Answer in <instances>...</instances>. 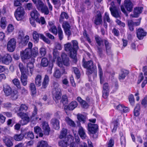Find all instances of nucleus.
Returning <instances> with one entry per match:
<instances>
[{
  "instance_id": "obj_10",
  "label": "nucleus",
  "mask_w": 147,
  "mask_h": 147,
  "mask_svg": "<svg viewBox=\"0 0 147 147\" xmlns=\"http://www.w3.org/2000/svg\"><path fill=\"white\" fill-rule=\"evenodd\" d=\"M21 56L22 59H28L31 57V50L26 48L25 50L21 53Z\"/></svg>"
},
{
  "instance_id": "obj_37",
  "label": "nucleus",
  "mask_w": 147,
  "mask_h": 147,
  "mask_svg": "<svg viewBox=\"0 0 147 147\" xmlns=\"http://www.w3.org/2000/svg\"><path fill=\"white\" fill-rule=\"evenodd\" d=\"M78 104L76 101L71 102L68 106V108L70 110H72L75 109L77 106Z\"/></svg>"
},
{
  "instance_id": "obj_53",
  "label": "nucleus",
  "mask_w": 147,
  "mask_h": 147,
  "mask_svg": "<svg viewBox=\"0 0 147 147\" xmlns=\"http://www.w3.org/2000/svg\"><path fill=\"white\" fill-rule=\"evenodd\" d=\"M0 26L1 27L4 29L6 26V21L5 18H2L1 19Z\"/></svg>"
},
{
  "instance_id": "obj_30",
  "label": "nucleus",
  "mask_w": 147,
  "mask_h": 147,
  "mask_svg": "<svg viewBox=\"0 0 147 147\" xmlns=\"http://www.w3.org/2000/svg\"><path fill=\"white\" fill-rule=\"evenodd\" d=\"M77 100L81 105L82 107L84 108H87L88 107V105L85 101L83 100L80 97H78Z\"/></svg>"
},
{
  "instance_id": "obj_28",
  "label": "nucleus",
  "mask_w": 147,
  "mask_h": 147,
  "mask_svg": "<svg viewBox=\"0 0 147 147\" xmlns=\"http://www.w3.org/2000/svg\"><path fill=\"white\" fill-rule=\"evenodd\" d=\"M3 140L5 145L7 147H10L13 145V144L11 140L8 138L5 137L3 138Z\"/></svg>"
},
{
  "instance_id": "obj_57",
  "label": "nucleus",
  "mask_w": 147,
  "mask_h": 147,
  "mask_svg": "<svg viewBox=\"0 0 147 147\" xmlns=\"http://www.w3.org/2000/svg\"><path fill=\"white\" fill-rule=\"evenodd\" d=\"M49 30L54 34L56 35L57 34L58 30H57L56 26H53V27H50L49 29Z\"/></svg>"
},
{
  "instance_id": "obj_36",
  "label": "nucleus",
  "mask_w": 147,
  "mask_h": 147,
  "mask_svg": "<svg viewBox=\"0 0 147 147\" xmlns=\"http://www.w3.org/2000/svg\"><path fill=\"white\" fill-rule=\"evenodd\" d=\"M105 46L106 48L107 53L108 54L111 52V45L107 40H105L104 41Z\"/></svg>"
},
{
  "instance_id": "obj_44",
  "label": "nucleus",
  "mask_w": 147,
  "mask_h": 147,
  "mask_svg": "<svg viewBox=\"0 0 147 147\" xmlns=\"http://www.w3.org/2000/svg\"><path fill=\"white\" fill-rule=\"evenodd\" d=\"M57 33L58 34V36L59 39L60 40H61L63 38V34L62 30L60 26L58 27Z\"/></svg>"
},
{
  "instance_id": "obj_8",
  "label": "nucleus",
  "mask_w": 147,
  "mask_h": 147,
  "mask_svg": "<svg viewBox=\"0 0 147 147\" xmlns=\"http://www.w3.org/2000/svg\"><path fill=\"white\" fill-rule=\"evenodd\" d=\"M33 38L35 41L37 42L39 40V37L42 39L44 41L49 43H50L49 40L44 35L42 34H38L36 31H34L33 33Z\"/></svg>"
},
{
  "instance_id": "obj_9",
  "label": "nucleus",
  "mask_w": 147,
  "mask_h": 147,
  "mask_svg": "<svg viewBox=\"0 0 147 147\" xmlns=\"http://www.w3.org/2000/svg\"><path fill=\"white\" fill-rule=\"evenodd\" d=\"M73 138L70 137H66L65 138L61 140L58 142L59 146L63 147H66L71 142Z\"/></svg>"
},
{
  "instance_id": "obj_56",
  "label": "nucleus",
  "mask_w": 147,
  "mask_h": 147,
  "mask_svg": "<svg viewBox=\"0 0 147 147\" xmlns=\"http://www.w3.org/2000/svg\"><path fill=\"white\" fill-rule=\"evenodd\" d=\"M67 129L65 128H63L61 131L59 136L60 138H62L65 137L67 134Z\"/></svg>"
},
{
  "instance_id": "obj_27",
  "label": "nucleus",
  "mask_w": 147,
  "mask_h": 147,
  "mask_svg": "<svg viewBox=\"0 0 147 147\" xmlns=\"http://www.w3.org/2000/svg\"><path fill=\"white\" fill-rule=\"evenodd\" d=\"M102 22V16L100 13L97 14L94 20V24L96 25H99Z\"/></svg>"
},
{
  "instance_id": "obj_29",
  "label": "nucleus",
  "mask_w": 147,
  "mask_h": 147,
  "mask_svg": "<svg viewBox=\"0 0 147 147\" xmlns=\"http://www.w3.org/2000/svg\"><path fill=\"white\" fill-rule=\"evenodd\" d=\"M42 82V76L40 75H37L35 78V83L38 87L41 85Z\"/></svg>"
},
{
  "instance_id": "obj_14",
  "label": "nucleus",
  "mask_w": 147,
  "mask_h": 147,
  "mask_svg": "<svg viewBox=\"0 0 147 147\" xmlns=\"http://www.w3.org/2000/svg\"><path fill=\"white\" fill-rule=\"evenodd\" d=\"M21 75L20 77V80L23 86H25L27 84V76L26 74H29L28 71H25L24 72H21Z\"/></svg>"
},
{
  "instance_id": "obj_46",
  "label": "nucleus",
  "mask_w": 147,
  "mask_h": 147,
  "mask_svg": "<svg viewBox=\"0 0 147 147\" xmlns=\"http://www.w3.org/2000/svg\"><path fill=\"white\" fill-rule=\"evenodd\" d=\"M48 63L47 59L46 58H43L41 60V65L43 67H46L48 65Z\"/></svg>"
},
{
  "instance_id": "obj_15",
  "label": "nucleus",
  "mask_w": 147,
  "mask_h": 147,
  "mask_svg": "<svg viewBox=\"0 0 147 147\" xmlns=\"http://www.w3.org/2000/svg\"><path fill=\"white\" fill-rule=\"evenodd\" d=\"M53 97L57 100L61 99V89L59 88H54L53 92Z\"/></svg>"
},
{
  "instance_id": "obj_43",
  "label": "nucleus",
  "mask_w": 147,
  "mask_h": 147,
  "mask_svg": "<svg viewBox=\"0 0 147 147\" xmlns=\"http://www.w3.org/2000/svg\"><path fill=\"white\" fill-rule=\"evenodd\" d=\"M31 52V56L33 57H36L38 54V49L36 47L33 48Z\"/></svg>"
},
{
  "instance_id": "obj_26",
  "label": "nucleus",
  "mask_w": 147,
  "mask_h": 147,
  "mask_svg": "<svg viewBox=\"0 0 147 147\" xmlns=\"http://www.w3.org/2000/svg\"><path fill=\"white\" fill-rule=\"evenodd\" d=\"M78 132L80 137L82 139L86 138V134L84 129L81 126L79 127Z\"/></svg>"
},
{
  "instance_id": "obj_32",
  "label": "nucleus",
  "mask_w": 147,
  "mask_h": 147,
  "mask_svg": "<svg viewBox=\"0 0 147 147\" xmlns=\"http://www.w3.org/2000/svg\"><path fill=\"white\" fill-rule=\"evenodd\" d=\"M37 110L36 107V106H34V111L32 112V116L30 117V119L32 120V121H34L37 120L38 118L37 117H34L36 116V115L37 114Z\"/></svg>"
},
{
  "instance_id": "obj_4",
  "label": "nucleus",
  "mask_w": 147,
  "mask_h": 147,
  "mask_svg": "<svg viewBox=\"0 0 147 147\" xmlns=\"http://www.w3.org/2000/svg\"><path fill=\"white\" fill-rule=\"evenodd\" d=\"M35 5L37 9L45 15L49 13V11L47 6L45 5L41 0H32Z\"/></svg>"
},
{
  "instance_id": "obj_7",
  "label": "nucleus",
  "mask_w": 147,
  "mask_h": 147,
  "mask_svg": "<svg viewBox=\"0 0 147 147\" xmlns=\"http://www.w3.org/2000/svg\"><path fill=\"white\" fill-rule=\"evenodd\" d=\"M25 11L22 7H18L14 13V15L18 21H20L23 19L25 17Z\"/></svg>"
},
{
  "instance_id": "obj_5",
  "label": "nucleus",
  "mask_w": 147,
  "mask_h": 147,
  "mask_svg": "<svg viewBox=\"0 0 147 147\" xmlns=\"http://www.w3.org/2000/svg\"><path fill=\"white\" fill-rule=\"evenodd\" d=\"M133 6V4L130 0H125L124 5H121V9L122 12L127 16L128 15L127 12L124 7L127 11L131 12L132 10Z\"/></svg>"
},
{
  "instance_id": "obj_33",
  "label": "nucleus",
  "mask_w": 147,
  "mask_h": 147,
  "mask_svg": "<svg viewBox=\"0 0 147 147\" xmlns=\"http://www.w3.org/2000/svg\"><path fill=\"white\" fill-rule=\"evenodd\" d=\"M128 73V71L126 70L122 71L121 73L119 74V79L120 80H123Z\"/></svg>"
},
{
  "instance_id": "obj_20",
  "label": "nucleus",
  "mask_w": 147,
  "mask_h": 147,
  "mask_svg": "<svg viewBox=\"0 0 147 147\" xmlns=\"http://www.w3.org/2000/svg\"><path fill=\"white\" fill-rule=\"evenodd\" d=\"M30 16L31 17V18H34L37 22L40 23V20L38 18L40 14L36 9L34 10L31 12Z\"/></svg>"
},
{
  "instance_id": "obj_38",
  "label": "nucleus",
  "mask_w": 147,
  "mask_h": 147,
  "mask_svg": "<svg viewBox=\"0 0 147 147\" xmlns=\"http://www.w3.org/2000/svg\"><path fill=\"white\" fill-rule=\"evenodd\" d=\"M27 66V69H26V71H28L29 73L32 74L33 71V68L34 67L33 63L31 62H29L28 63Z\"/></svg>"
},
{
  "instance_id": "obj_64",
  "label": "nucleus",
  "mask_w": 147,
  "mask_h": 147,
  "mask_svg": "<svg viewBox=\"0 0 147 147\" xmlns=\"http://www.w3.org/2000/svg\"><path fill=\"white\" fill-rule=\"evenodd\" d=\"M88 146H87V144L85 142H83L81 144H80V147H93L92 145L91 144V142L90 143L88 141Z\"/></svg>"
},
{
  "instance_id": "obj_18",
  "label": "nucleus",
  "mask_w": 147,
  "mask_h": 147,
  "mask_svg": "<svg viewBox=\"0 0 147 147\" xmlns=\"http://www.w3.org/2000/svg\"><path fill=\"white\" fill-rule=\"evenodd\" d=\"M11 59L10 55L6 54L2 57L1 62L3 63L8 65L11 62Z\"/></svg>"
},
{
  "instance_id": "obj_41",
  "label": "nucleus",
  "mask_w": 147,
  "mask_h": 147,
  "mask_svg": "<svg viewBox=\"0 0 147 147\" xmlns=\"http://www.w3.org/2000/svg\"><path fill=\"white\" fill-rule=\"evenodd\" d=\"M77 118L78 120L82 123H84L86 122V117L82 114H78Z\"/></svg>"
},
{
  "instance_id": "obj_47",
  "label": "nucleus",
  "mask_w": 147,
  "mask_h": 147,
  "mask_svg": "<svg viewBox=\"0 0 147 147\" xmlns=\"http://www.w3.org/2000/svg\"><path fill=\"white\" fill-rule=\"evenodd\" d=\"M118 123L117 120H115L111 124V127H113L112 130L113 132H115L117 129V127L118 125Z\"/></svg>"
},
{
  "instance_id": "obj_54",
  "label": "nucleus",
  "mask_w": 147,
  "mask_h": 147,
  "mask_svg": "<svg viewBox=\"0 0 147 147\" xmlns=\"http://www.w3.org/2000/svg\"><path fill=\"white\" fill-rule=\"evenodd\" d=\"M20 90V92L22 95H26L28 93V91L25 87L20 86V88H18Z\"/></svg>"
},
{
  "instance_id": "obj_22",
  "label": "nucleus",
  "mask_w": 147,
  "mask_h": 147,
  "mask_svg": "<svg viewBox=\"0 0 147 147\" xmlns=\"http://www.w3.org/2000/svg\"><path fill=\"white\" fill-rule=\"evenodd\" d=\"M42 129L44 131V134L47 135L49 134L50 131V128L49 127L48 123L44 121L42 123Z\"/></svg>"
},
{
  "instance_id": "obj_12",
  "label": "nucleus",
  "mask_w": 147,
  "mask_h": 147,
  "mask_svg": "<svg viewBox=\"0 0 147 147\" xmlns=\"http://www.w3.org/2000/svg\"><path fill=\"white\" fill-rule=\"evenodd\" d=\"M16 42L14 38L11 39L7 43V49L9 51L13 52L16 48Z\"/></svg>"
},
{
  "instance_id": "obj_11",
  "label": "nucleus",
  "mask_w": 147,
  "mask_h": 147,
  "mask_svg": "<svg viewBox=\"0 0 147 147\" xmlns=\"http://www.w3.org/2000/svg\"><path fill=\"white\" fill-rule=\"evenodd\" d=\"M141 18H140L137 20V22H134L131 20H127L128 26L129 27V30L132 31L134 30V27L139 26L140 24Z\"/></svg>"
},
{
  "instance_id": "obj_45",
  "label": "nucleus",
  "mask_w": 147,
  "mask_h": 147,
  "mask_svg": "<svg viewBox=\"0 0 147 147\" xmlns=\"http://www.w3.org/2000/svg\"><path fill=\"white\" fill-rule=\"evenodd\" d=\"M95 38L96 41L99 46H100L103 43V41L101 38L98 36L96 35L95 36Z\"/></svg>"
},
{
  "instance_id": "obj_25",
  "label": "nucleus",
  "mask_w": 147,
  "mask_h": 147,
  "mask_svg": "<svg viewBox=\"0 0 147 147\" xmlns=\"http://www.w3.org/2000/svg\"><path fill=\"white\" fill-rule=\"evenodd\" d=\"M143 8L141 7H136L134 8V14L131 15L133 18H137L139 16V15L142 13Z\"/></svg>"
},
{
  "instance_id": "obj_19",
  "label": "nucleus",
  "mask_w": 147,
  "mask_h": 147,
  "mask_svg": "<svg viewBox=\"0 0 147 147\" xmlns=\"http://www.w3.org/2000/svg\"><path fill=\"white\" fill-rule=\"evenodd\" d=\"M146 34V32L142 28H139L137 31V37L140 40L142 39Z\"/></svg>"
},
{
  "instance_id": "obj_58",
  "label": "nucleus",
  "mask_w": 147,
  "mask_h": 147,
  "mask_svg": "<svg viewBox=\"0 0 147 147\" xmlns=\"http://www.w3.org/2000/svg\"><path fill=\"white\" fill-rule=\"evenodd\" d=\"M61 76V74L59 69H56L54 73V76L57 78H59Z\"/></svg>"
},
{
  "instance_id": "obj_35",
  "label": "nucleus",
  "mask_w": 147,
  "mask_h": 147,
  "mask_svg": "<svg viewBox=\"0 0 147 147\" xmlns=\"http://www.w3.org/2000/svg\"><path fill=\"white\" fill-rule=\"evenodd\" d=\"M111 15L115 18L120 17L119 13L117 8L110 10Z\"/></svg>"
},
{
  "instance_id": "obj_17",
  "label": "nucleus",
  "mask_w": 147,
  "mask_h": 147,
  "mask_svg": "<svg viewBox=\"0 0 147 147\" xmlns=\"http://www.w3.org/2000/svg\"><path fill=\"white\" fill-rule=\"evenodd\" d=\"M3 90L5 95L7 96H9L12 93L11 87L7 84H5L3 85Z\"/></svg>"
},
{
  "instance_id": "obj_63",
  "label": "nucleus",
  "mask_w": 147,
  "mask_h": 147,
  "mask_svg": "<svg viewBox=\"0 0 147 147\" xmlns=\"http://www.w3.org/2000/svg\"><path fill=\"white\" fill-rule=\"evenodd\" d=\"M27 136L28 138L31 139H33L34 138L33 133L32 132H28L25 134V135Z\"/></svg>"
},
{
  "instance_id": "obj_31",
  "label": "nucleus",
  "mask_w": 147,
  "mask_h": 147,
  "mask_svg": "<svg viewBox=\"0 0 147 147\" xmlns=\"http://www.w3.org/2000/svg\"><path fill=\"white\" fill-rule=\"evenodd\" d=\"M98 67L99 70V76L100 80V83L101 84H102L104 82V79L103 78V72L100 65L99 63H98Z\"/></svg>"
},
{
  "instance_id": "obj_23",
  "label": "nucleus",
  "mask_w": 147,
  "mask_h": 147,
  "mask_svg": "<svg viewBox=\"0 0 147 147\" xmlns=\"http://www.w3.org/2000/svg\"><path fill=\"white\" fill-rule=\"evenodd\" d=\"M49 77L47 75H45L43 80L41 89H45L49 84Z\"/></svg>"
},
{
  "instance_id": "obj_6",
  "label": "nucleus",
  "mask_w": 147,
  "mask_h": 147,
  "mask_svg": "<svg viewBox=\"0 0 147 147\" xmlns=\"http://www.w3.org/2000/svg\"><path fill=\"white\" fill-rule=\"evenodd\" d=\"M18 40L19 42L20 46H26L29 40V37L26 35L24 37V34L22 31H20L18 33Z\"/></svg>"
},
{
  "instance_id": "obj_49",
  "label": "nucleus",
  "mask_w": 147,
  "mask_h": 147,
  "mask_svg": "<svg viewBox=\"0 0 147 147\" xmlns=\"http://www.w3.org/2000/svg\"><path fill=\"white\" fill-rule=\"evenodd\" d=\"M143 71L144 73V74L145 76L146 79H145L142 83L146 85L147 83V67L145 66L143 67Z\"/></svg>"
},
{
  "instance_id": "obj_51",
  "label": "nucleus",
  "mask_w": 147,
  "mask_h": 147,
  "mask_svg": "<svg viewBox=\"0 0 147 147\" xmlns=\"http://www.w3.org/2000/svg\"><path fill=\"white\" fill-rule=\"evenodd\" d=\"M48 144L45 141L42 140L38 143L37 147H47Z\"/></svg>"
},
{
  "instance_id": "obj_55",
  "label": "nucleus",
  "mask_w": 147,
  "mask_h": 147,
  "mask_svg": "<svg viewBox=\"0 0 147 147\" xmlns=\"http://www.w3.org/2000/svg\"><path fill=\"white\" fill-rule=\"evenodd\" d=\"M140 109V105L139 104H137L134 109V114L135 116H137L139 115Z\"/></svg>"
},
{
  "instance_id": "obj_39",
  "label": "nucleus",
  "mask_w": 147,
  "mask_h": 147,
  "mask_svg": "<svg viewBox=\"0 0 147 147\" xmlns=\"http://www.w3.org/2000/svg\"><path fill=\"white\" fill-rule=\"evenodd\" d=\"M34 131L36 133L39 134L40 137H42L43 136V134L41 132L42 131L41 128L38 126L35 127L34 128Z\"/></svg>"
},
{
  "instance_id": "obj_62",
  "label": "nucleus",
  "mask_w": 147,
  "mask_h": 147,
  "mask_svg": "<svg viewBox=\"0 0 147 147\" xmlns=\"http://www.w3.org/2000/svg\"><path fill=\"white\" fill-rule=\"evenodd\" d=\"M3 106L5 108L9 109L13 107L14 105L10 103L7 102L4 103Z\"/></svg>"
},
{
  "instance_id": "obj_1",
  "label": "nucleus",
  "mask_w": 147,
  "mask_h": 147,
  "mask_svg": "<svg viewBox=\"0 0 147 147\" xmlns=\"http://www.w3.org/2000/svg\"><path fill=\"white\" fill-rule=\"evenodd\" d=\"M72 46L70 43H67L64 45L65 50L69 52L70 57L74 60V62L77 61V51L79 49L78 43L76 40L71 41Z\"/></svg>"
},
{
  "instance_id": "obj_40",
  "label": "nucleus",
  "mask_w": 147,
  "mask_h": 147,
  "mask_svg": "<svg viewBox=\"0 0 147 147\" xmlns=\"http://www.w3.org/2000/svg\"><path fill=\"white\" fill-rule=\"evenodd\" d=\"M29 88L30 90H31L33 95L34 94L36 93V88L34 83H30V85Z\"/></svg>"
},
{
  "instance_id": "obj_59",
  "label": "nucleus",
  "mask_w": 147,
  "mask_h": 147,
  "mask_svg": "<svg viewBox=\"0 0 147 147\" xmlns=\"http://www.w3.org/2000/svg\"><path fill=\"white\" fill-rule=\"evenodd\" d=\"M74 71L76 75V78L77 79H79L80 77V74L78 69L76 67H74Z\"/></svg>"
},
{
  "instance_id": "obj_48",
  "label": "nucleus",
  "mask_w": 147,
  "mask_h": 147,
  "mask_svg": "<svg viewBox=\"0 0 147 147\" xmlns=\"http://www.w3.org/2000/svg\"><path fill=\"white\" fill-rule=\"evenodd\" d=\"M65 18L66 19H67L68 18V16L67 13L65 12H62L61 15L59 19V22L61 23L63 21V19L64 18Z\"/></svg>"
},
{
  "instance_id": "obj_2",
  "label": "nucleus",
  "mask_w": 147,
  "mask_h": 147,
  "mask_svg": "<svg viewBox=\"0 0 147 147\" xmlns=\"http://www.w3.org/2000/svg\"><path fill=\"white\" fill-rule=\"evenodd\" d=\"M14 110L15 112L17 113V116L22 119L20 122L22 125L26 124L29 122L30 115L28 113H25L21 111L20 107L18 106L15 107Z\"/></svg>"
},
{
  "instance_id": "obj_13",
  "label": "nucleus",
  "mask_w": 147,
  "mask_h": 147,
  "mask_svg": "<svg viewBox=\"0 0 147 147\" xmlns=\"http://www.w3.org/2000/svg\"><path fill=\"white\" fill-rule=\"evenodd\" d=\"M98 126L96 124L89 123L88 124V129L89 132L92 134H95L98 129Z\"/></svg>"
},
{
  "instance_id": "obj_3",
  "label": "nucleus",
  "mask_w": 147,
  "mask_h": 147,
  "mask_svg": "<svg viewBox=\"0 0 147 147\" xmlns=\"http://www.w3.org/2000/svg\"><path fill=\"white\" fill-rule=\"evenodd\" d=\"M82 62L83 67L87 69L86 74L88 75L92 74L93 72H94L96 75L97 71L96 70H95L96 69V67L94 66L92 61L91 60L88 61H85L84 59L83 58Z\"/></svg>"
},
{
  "instance_id": "obj_42",
  "label": "nucleus",
  "mask_w": 147,
  "mask_h": 147,
  "mask_svg": "<svg viewBox=\"0 0 147 147\" xmlns=\"http://www.w3.org/2000/svg\"><path fill=\"white\" fill-rule=\"evenodd\" d=\"M65 120L67 123L70 126L72 127H75L76 126V124L69 117H66L65 118Z\"/></svg>"
},
{
  "instance_id": "obj_52",
  "label": "nucleus",
  "mask_w": 147,
  "mask_h": 147,
  "mask_svg": "<svg viewBox=\"0 0 147 147\" xmlns=\"http://www.w3.org/2000/svg\"><path fill=\"white\" fill-rule=\"evenodd\" d=\"M13 84L18 88H20V85L19 80L16 78H15L12 81Z\"/></svg>"
},
{
  "instance_id": "obj_50",
  "label": "nucleus",
  "mask_w": 147,
  "mask_h": 147,
  "mask_svg": "<svg viewBox=\"0 0 147 147\" xmlns=\"http://www.w3.org/2000/svg\"><path fill=\"white\" fill-rule=\"evenodd\" d=\"M52 1L55 7L58 9L61 5V3L60 0H52Z\"/></svg>"
},
{
  "instance_id": "obj_16",
  "label": "nucleus",
  "mask_w": 147,
  "mask_h": 147,
  "mask_svg": "<svg viewBox=\"0 0 147 147\" xmlns=\"http://www.w3.org/2000/svg\"><path fill=\"white\" fill-rule=\"evenodd\" d=\"M62 26L64 29L65 34L68 36H70L71 34L70 30L71 27L69 23L67 22H63L62 25Z\"/></svg>"
},
{
  "instance_id": "obj_60",
  "label": "nucleus",
  "mask_w": 147,
  "mask_h": 147,
  "mask_svg": "<svg viewBox=\"0 0 147 147\" xmlns=\"http://www.w3.org/2000/svg\"><path fill=\"white\" fill-rule=\"evenodd\" d=\"M109 90H102V96L105 99H106L109 96Z\"/></svg>"
},
{
  "instance_id": "obj_24",
  "label": "nucleus",
  "mask_w": 147,
  "mask_h": 147,
  "mask_svg": "<svg viewBox=\"0 0 147 147\" xmlns=\"http://www.w3.org/2000/svg\"><path fill=\"white\" fill-rule=\"evenodd\" d=\"M51 123L53 128L56 130H58L60 127L59 122L58 120L55 118L52 119Z\"/></svg>"
},
{
  "instance_id": "obj_21",
  "label": "nucleus",
  "mask_w": 147,
  "mask_h": 147,
  "mask_svg": "<svg viewBox=\"0 0 147 147\" xmlns=\"http://www.w3.org/2000/svg\"><path fill=\"white\" fill-rule=\"evenodd\" d=\"M62 62L63 65L66 66L69 65L70 61L69 58L67 57L66 54L62 53L61 55Z\"/></svg>"
},
{
  "instance_id": "obj_34",
  "label": "nucleus",
  "mask_w": 147,
  "mask_h": 147,
  "mask_svg": "<svg viewBox=\"0 0 147 147\" xmlns=\"http://www.w3.org/2000/svg\"><path fill=\"white\" fill-rule=\"evenodd\" d=\"M24 135L22 134H16L13 136V139L16 141H20L24 139Z\"/></svg>"
},
{
  "instance_id": "obj_61",
  "label": "nucleus",
  "mask_w": 147,
  "mask_h": 147,
  "mask_svg": "<svg viewBox=\"0 0 147 147\" xmlns=\"http://www.w3.org/2000/svg\"><path fill=\"white\" fill-rule=\"evenodd\" d=\"M129 102L132 105H134V100L133 95H130L129 97Z\"/></svg>"
}]
</instances>
